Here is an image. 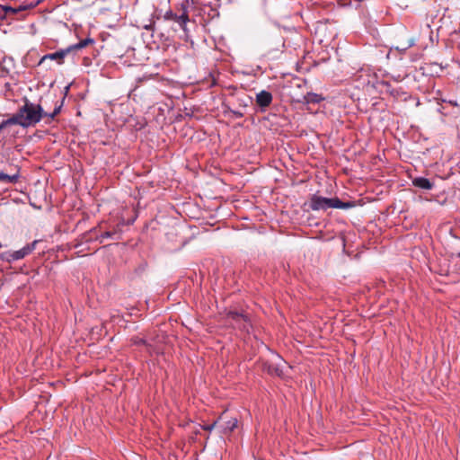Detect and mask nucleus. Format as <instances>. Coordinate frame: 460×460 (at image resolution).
Instances as JSON below:
<instances>
[{
	"instance_id": "f3484780",
	"label": "nucleus",
	"mask_w": 460,
	"mask_h": 460,
	"mask_svg": "<svg viewBox=\"0 0 460 460\" xmlns=\"http://www.w3.org/2000/svg\"><path fill=\"white\" fill-rule=\"evenodd\" d=\"M93 40L91 39V38H86L83 40H80L78 43L76 44H74L70 47H68V49H69V52H71L72 50H78V49H82L84 48H85L86 46H88L89 44H93Z\"/></svg>"
},
{
	"instance_id": "7ed1b4c3",
	"label": "nucleus",
	"mask_w": 460,
	"mask_h": 460,
	"mask_svg": "<svg viewBox=\"0 0 460 460\" xmlns=\"http://www.w3.org/2000/svg\"><path fill=\"white\" fill-rule=\"evenodd\" d=\"M38 242L39 241L35 240L31 243H29L15 252H4L0 254V260L7 262L22 260L35 250Z\"/></svg>"
},
{
	"instance_id": "0eeeda50",
	"label": "nucleus",
	"mask_w": 460,
	"mask_h": 460,
	"mask_svg": "<svg viewBox=\"0 0 460 460\" xmlns=\"http://www.w3.org/2000/svg\"><path fill=\"white\" fill-rule=\"evenodd\" d=\"M336 189V182L334 178L327 177L320 178L318 181V194H332Z\"/></svg>"
},
{
	"instance_id": "2eb2a0df",
	"label": "nucleus",
	"mask_w": 460,
	"mask_h": 460,
	"mask_svg": "<svg viewBox=\"0 0 460 460\" xmlns=\"http://www.w3.org/2000/svg\"><path fill=\"white\" fill-rule=\"evenodd\" d=\"M4 125H19L25 128V125L22 120V114L18 110L16 113H14L11 118L4 120Z\"/></svg>"
},
{
	"instance_id": "393cba45",
	"label": "nucleus",
	"mask_w": 460,
	"mask_h": 460,
	"mask_svg": "<svg viewBox=\"0 0 460 460\" xmlns=\"http://www.w3.org/2000/svg\"><path fill=\"white\" fill-rule=\"evenodd\" d=\"M328 31V26L326 24V22H322L320 21H318V33L321 31V32H323L324 34H326Z\"/></svg>"
},
{
	"instance_id": "6ab92c4d",
	"label": "nucleus",
	"mask_w": 460,
	"mask_h": 460,
	"mask_svg": "<svg viewBox=\"0 0 460 460\" xmlns=\"http://www.w3.org/2000/svg\"><path fill=\"white\" fill-rule=\"evenodd\" d=\"M414 45V40L411 39L406 44H402V46H397L395 49L400 52L406 51L409 48Z\"/></svg>"
},
{
	"instance_id": "4468645a",
	"label": "nucleus",
	"mask_w": 460,
	"mask_h": 460,
	"mask_svg": "<svg viewBox=\"0 0 460 460\" xmlns=\"http://www.w3.org/2000/svg\"><path fill=\"white\" fill-rule=\"evenodd\" d=\"M25 9V6H19L18 8H13L8 5L0 4V19H4L6 16L15 15L20 11H23Z\"/></svg>"
},
{
	"instance_id": "f257e3e1",
	"label": "nucleus",
	"mask_w": 460,
	"mask_h": 460,
	"mask_svg": "<svg viewBox=\"0 0 460 460\" xmlns=\"http://www.w3.org/2000/svg\"><path fill=\"white\" fill-rule=\"evenodd\" d=\"M19 111L22 114L25 128L35 126L44 116H47V112L43 111L40 104H35L28 99L24 100V104L19 108Z\"/></svg>"
},
{
	"instance_id": "f03ea898",
	"label": "nucleus",
	"mask_w": 460,
	"mask_h": 460,
	"mask_svg": "<svg viewBox=\"0 0 460 460\" xmlns=\"http://www.w3.org/2000/svg\"><path fill=\"white\" fill-rule=\"evenodd\" d=\"M355 201H342L338 197L326 198L318 195V211L328 208L349 209L356 207Z\"/></svg>"
},
{
	"instance_id": "c756f323",
	"label": "nucleus",
	"mask_w": 460,
	"mask_h": 460,
	"mask_svg": "<svg viewBox=\"0 0 460 460\" xmlns=\"http://www.w3.org/2000/svg\"><path fill=\"white\" fill-rule=\"evenodd\" d=\"M6 128V125H4V120L1 122L0 124V130H2L3 128Z\"/></svg>"
},
{
	"instance_id": "c85d7f7f",
	"label": "nucleus",
	"mask_w": 460,
	"mask_h": 460,
	"mask_svg": "<svg viewBox=\"0 0 460 460\" xmlns=\"http://www.w3.org/2000/svg\"><path fill=\"white\" fill-rule=\"evenodd\" d=\"M232 112L236 118H242L243 116V114L240 111H233Z\"/></svg>"
},
{
	"instance_id": "ddd939ff",
	"label": "nucleus",
	"mask_w": 460,
	"mask_h": 460,
	"mask_svg": "<svg viewBox=\"0 0 460 460\" xmlns=\"http://www.w3.org/2000/svg\"><path fill=\"white\" fill-rule=\"evenodd\" d=\"M69 53L68 48L54 53L47 54L43 56L40 61V64L43 63L47 59L57 60L58 64L63 63L64 58Z\"/></svg>"
},
{
	"instance_id": "39448f33",
	"label": "nucleus",
	"mask_w": 460,
	"mask_h": 460,
	"mask_svg": "<svg viewBox=\"0 0 460 460\" xmlns=\"http://www.w3.org/2000/svg\"><path fill=\"white\" fill-rule=\"evenodd\" d=\"M336 33L334 31H329L328 36L325 39L318 40V44L324 48L323 51L318 50V66L321 62H326L331 58V51L334 50V47L329 49L331 41L335 38Z\"/></svg>"
},
{
	"instance_id": "6e6552de",
	"label": "nucleus",
	"mask_w": 460,
	"mask_h": 460,
	"mask_svg": "<svg viewBox=\"0 0 460 460\" xmlns=\"http://www.w3.org/2000/svg\"><path fill=\"white\" fill-rule=\"evenodd\" d=\"M334 109L333 100H327L321 94H318V113L322 112L324 116L332 115Z\"/></svg>"
},
{
	"instance_id": "5701e85b",
	"label": "nucleus",
	"mask_w": 460,
	"mask_h": 460,
	"mask_svg": "<svg viewBox=\"0 0 460 460\" xmlns=\"http://www.w3.org/2000/svg\"><path fill=\"white\" fill-rule=\"evenodd\" d=\"M60 110H61V105L56 107L54 109L53 112L47 113L46 117L49 118L50 119H54L56 118V116L60 112Z\"/></svg>"
},
{
	"instance_id": "1a4fd4ad",
	"label": "nucleus",
	"mask_w": 460,
	"mask_h": 460,
	"mask_svg": "<svg viewBox=\"0 0 460 460\" xmlns=\"http://www.w3.org/2000/svg\"><path fill=\"white\" fill-rule=\"evenodd\" d=\"M279 362H270L266 365V369L269 374L277 376H281L284 374V368L288 367V363L282 358H279Z\"/></svg>"
},
{
	"instance_id": "a878e982",
	"label": "nucleus",
	"mask_w": 460,
	"mask_h": 460,
	"mask_svg": "<svg viewBox=\"0 0 460 460\" xmlns=\"http://www.w3.org/2000/svg\"><path fill=\"white\" fill-rule=\"evenodd\" d=\"M217 426L219 427L218 420H216L210 425H204L202 429L207 431H211L214 428Z\"/></svg>"
},
{
	"instance_id": "a211bd4d",
	"label": "nucleus",
	"mask_w": 460,
	"mask_h": 460,
	"mask_svg": "<svg viewBox=\"0 0 460 460\" xmlns=\"http://www.w3.org/2000/svg\"><path fill=\"white\" fill-rule=\"evenodd\" d=\"M19 180V174L9 175L0 172V182L3 183H16Z\"/></svg>"
},
{
	"instance_id": "9d476101",
	"label": "nucleus",
	"mask_w": 460,
	"mask_h": 460,
	"mask_svg": "<svg viewBox=\"0 0 460 460\" xmlns=\"http://www.w3.org/2000/svg\"><path fill=\"white\" fill-rule=\"evenodd\" d=\"M164 18L166 20H172L180 24L182 30H186V24L189 22V15L187 12H184L181 15H177L176 13H172V11L167 12L164 15Z\"/></svg>"
},
{
	"instance_id": "f8f14e48",
	"label": "nucleus",
	"mask_w": 460,
	"mask_h": 460,
	"mask_svg": "<svg viewBox=\"0 0 460 460\" xmlns=\"http://www.w3.org/2000/svg\"><path fill=\"white\" fill-rule=\"evenodd\" d=\"M412 185L418 189L429 190L434 187V183L425 177H416L411 180Z\"/></svg>"
},
{
	"instance_id": "20e7f679",
	"label": "nucleus",
	"mask_w": 460,
	"mask_h": 460,
	"mask_svg": "<svg viewBox=\"0 0 460 460\" xmlns=\"http://www.w3.org/2000/svg\"><path fill=\"white\" fill-rule=\"evenodd\" d=\"M374 87L378 89L380 92H385V93H389L391 96H393L396 100L406 101L409 96L408 93L405 92L402 89V87H401V86L394 87L387 81L376 80V84H374Z\"/></svg>"
},
{
	"instance_id": "9b49d317",
	"label": "nucleus",
	"mask_w": 460,
	"mask_h": 460,
	"mask_svg": "<svg viewBox=\"0 0 460 460\" xmlns=\"http://www.w3.org/2000/svg\"><path fill=\"white\" fill-rule=\"evenodd\" d=\"M272 102V94L265 90L261 91L256 94V103L262 109H265Z\"/></svg>"
},
{
	"instance_id": "cd10ccee",
	"label": "nucleus",
	"mask_w": 460,
	"mask_h": 460,
	"mask_svg": "<svg viewBox=\"0 0 460 460\" xmlns=\"http://www.w3.org/2000/svg\"><path fill=\"white\" fill-rule=\"evenodd\" d=\"M442 102H447L450 105L455 106V107L458 106V103H457L456 100H446V99H443Z\"/></svg>"
},
{
	"instance_id": "4be33fe9",
	"label": "nucleus",
	"mask_w": 460,
	"mask_h": 460,
	"mask_svg": "<svg viewBox=\"0 0 460 460\" xmlns=\"http://www.w3.org/2000/svg\"><path fill=\"white\" fill-rule=\"evenodd\" d=\"M118 234V231L117 230H114V231H106L104 232L102 235H101V242H102V240L104 238H111L113 237L114 235Z\"/></svg>"
},
{
	"instance_id": "b1692460",
	"label": "nucleus",
	"mask_w": 460,
	"mask_h": 460,
	"mask_svg": "<svg viewBox=\"0 0 460 460\" xmlns=\"http://www.w3.org/2000/svg\"><path fill=\"white\" fill-rule=\"evenodd\" d=\"M132 342L135 344V345H146V340H144L143 338H140L138 336H136V337H133L131 339Z\"/></svg>"
},
{
	"instance_id": "412c9836",
	"label": "nucleus",
	"mask_w": 460,
	"mask_h": 460,
	"mask_svg": "<svg viewBox=\"0 0 460 460\" xmlns=\"http://www.w3.org/2000/svg\"><path fill=\"white\" fill-rule=\"evenodd\" d=\"M318 240H323V241H330L335 239V234L332 233L328 234V235L325 237L323 234V231H318L317 235Z\"/></svg>"
},
{
	"instance_id": "423d86ee",
	"label": "nucleus",
	"mask_w": 460,
	"mask_h": 460,
	"mask_svg": "<svg viewBox=\"0 0 460 460\" xmlns=\"http://www.w3.org/2000/svg\"><path fill=\"white\" fill-rule=\"evenodd\" d=\"M217 420L220 431L223 434H228L232 432L238 426V420L236 418H228V416L226 414H222Z\"/></svg>"
},
{
	"instance_id": "aec40b11",
	"label": "nucleus",
	"mask_w": 460,
	"mask_h": 460,
	"mask_svg": "<svg viewBox=\"0 0 460 460\" xmlns=\"http://www.w3.org/2000/svg\"><path fill=\"white\" fill-rule=\"evenodd\" d=\"M234 324L239 329H242V330H244V331H248L249 326H250V321L249 322H244V320H236Z\"/></svg>"
},
{
	"instance_id": "bb28decb",
	"label": "nucleus",
	"mask_w": 460,
	"mask_h": 460,
	"mask_svg": "<svg viewBox=\"0 0 460 460\" xmlns=\"http://www.w3.org/2000/svg\"><path fill=\"white\" fill-rule=\"evenodd\" d=\"M310 208L313 209V210H316V196L314 195L311 199V201H310Z\"/></svg>"
},
{
	"instance_id": "dca6fc26",
	"label": "nucleus",
	"mask_w": 460,
	"mask_h": 460,
	"mask_svg": "<svg viewBox=\"0 0 460 460\" xmlns=\"http://www.w3.org/2000/svg\"><path fill=\"white\" fill-rule=\"evenodd\" d=\"M226 317L234 323H235L236 320H244V322H249V316L247 314L234 310H229L226 313Z\"/></svg>"
}]
</instances>
